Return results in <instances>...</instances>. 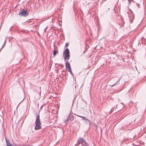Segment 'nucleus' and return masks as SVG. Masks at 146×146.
<instances>
[{
  "mask_svg": "<svg viewBox=\"0 0 146 146\" xmlns=\"http://www.w3.org/2000/svg\"><path fill=\"white\" fill-rule=\"evenodd\" d=\"M35 130H38L41 129V124L39 114L37 116L35 121Z\"/></svg>",
  "mask_w": 146,
  "mask_h": 146,
  "instance_id": "obj_1",
  "label": "nucleus"
},
{
  "mask_svg": "<svg viewBox=\"0 0 146 146\" xmlns=\"http://www.w3.org/2000/svg\"><path fill=\"white\" fill-rule=\"evenodd\" d=\"M63 56L64 57L65 61H66V60L67 59L68 60L69 59L70 52L68 48H66L65 50L63 53Z\"/></svg>",
  "mask_w": 146,
  "mask_h": 146,
  "instance_id": "obj_2",
  "label": "nucleus"
},
{
  "mask_svg": "<svg viewBox=\"0 0 146 146\" xmlns=\"http://www.w3.org/2000/svg\"><path fill=\"white\" fill-rule=\"evenodd\" d=\"M28 12L27 10H22L19 12V15H21V16H27L28 15Z\"/></svg>",
  "mask_w": 146,
  "mask_h": 146,
  "instance_id": "obj_3",
  "label": "nucleus"
},
{
  "mask_svg": "<svg viewBox=\"0 0 146 146\" xmlns=\"http://www.w3.org/2000/svg\"><path fill=\"white\" fill-rule=\"evenodd\" d=\"M78 117H80L82 118V120H84L85 121V123L86 125H91V122L87 118H86L84 116H82L79 115H77Z\"/></svg>",
  "mask_w": 146,
  "mask_h": 146,
  "instance_id": "obj_4",
  "label": "nucleus"
},
{
  "mask_svg": "<svg viewBox=\"0 0 146 146\" xmlns=\"http://www.w3.org/2000/svg\"><path fill=\"white\" fill-rule=\"evenodd\" d=\"M74 117L72 115H70H70L68 116L67 119L66 120V122L67 123L68 122H70L71 121V119H73Z\"/></svg>",
  "mask_w": 146,
  "mask_h": 146,
  "instance_id": "obj_5",
  "label": "nucleus"
},
{
  "mask_svg": "<svg viewBox=\"0 0 146 146\" xmlns=\"http://www.w3.org/2000/svg\"><path fill=\"white\" fill-rule=\"evenodd\" d=\"M84 140L82 138L80 137L78 139L77 142V145L80 144H82L84 141Z\"/></svg>",
  "mask_w": 146,
  "mask_h": 146,
  "instance_id": "obj_6",
  "label": "nucleus"
},
{
  "mask_svg": "<svg viewBox=\"0 0 146 146\" xmlns=\"http://www.w3.org/2000/svg\"><path fill=\"white\" fill-rule=\"evenodd\" d=\"M66 63V69H68V68H71L70 64L69 63H68V61H65Z\"/></svg>",
  "mask_w": 146,
  "mask_h": 146,
  "instance_id": "obj_7",
  "label": "nucleus"
},
{
  "mask_svg": "<svg viewBox=\"0 0 146 146\" xmlns=\"http://www.w3.org/2000/svg\"><path fill=\"white\" fill-rule=\"evenodd\" d=\"M5 139H6V143L7 146H12L11 144H10L9 141H7V140L6 138H5Z\"/></svg>",
  "mask_w": 146,
  "mask_h": 146,
  "instance_id": "obj_8",
  "label": "nucleus"
},
{
  "mask_svg": "<svg viewBox=\"0 0 146 146\" xmlns=\"http://www.w3.org/2000/svg\"><path fill=\"white\" fill-rule=\"evenodd\" d=\"M53 52L54 56H55L56 54L58 53V51L56 50L54 48V50Z\"/></svg>",
  "mask_w": 146,
  "mask_h": 146,
  "instance_id": "obj_9",
  "label": "nucleus"
},
{
  "mask_svg": "<svg viewBox=\"0 0 146 146\" xmlns=\"http://www.w3.org/2000/svg\"><path fill=\"white\" fill-rule=\"evenodd\" d=\"M87 143L84 140V141L81 144L82 146H85Z\"/></svg>",
  "mask_w": 146,
  "mask_h": 146,
  "instance_id": "obj_10",
  "label": "nucleus"
},
{
  "mask_svg": "<svg viewBox=\"0 0 146 146\" xmlns=\"http://www.w3.org/2000/svg\"><path fill=\"white\" fill-rule=\"evenodd\" d=\"M6 39H5V42H4V44H3V45L2 47H1V49H0V51H1V50L3 48V47L4 46V45H5V43L6 42Z\"/></svg>",
  "mask_w": 146,
  "mask_h": 146,
  "instance_id": "obj_11",
  "label": "nucleus"
},
{
  "mask_svg": "<svg viewBox=\"0 0 146 146\" xmlns=\"http://www.w3.org/2000/svg\"><path fill=\"white\" fill-rule=\"evenodd\" d=\"M118 82H117H117H116L115 84H113L111 86L112 87H113V86H114V85H116V84L118 83Z\"/></svg>",
  "mask_w": 146,
  "mask_h": 146,
  "instance_id": "obj_12",
  "label": "nucleus"
},
{
  "mask_svg": "<svg viewBox=\"0 0 146 146\" xmlns=\"http://www.w3.org/2000/svg\"><path fill=\"white\" fill-rule=\"evenodd\" d=\"M69 45V44L68 43H66L65 44V46L66 47H68Z\"/></svg>",
  "mask_w": 146,
  "mask_h": 146,
  "instance_id": "obj_13",
  "label": "nucleus"
},
{
  "mask_svg": "<svg viewBox=\"0 0 146 146\" xmlns=\"http://www.w3.org/2000/svg\"><path fill=\"white\" fill-rule=\"evenodd\" d=\"M68 70L69 72H71V71H72L71 70V68H68Z\"/></svg>",
  "mask_w": 146,
  "mask_h": 146,
  "instance_id": "obj_14",
  "label": "nucleus"
},
{
  "mask_svg": "<svg viewBox=\"0 0 146 146\" xmlns=\"http://www.w3.org/2000/svg\"><path fill=\"white\" fill-rule=\"evenodd\" d=\"M136 5H137V6L138 8H139V5L137 3H136Z\"/></svg>",
  "mask_w": 146,
  "mask_h": 146,
  "instance_id": "obj_15",
  "label": "nucleus"
},
{
  "mask_svg": "<svg viewBox=\"0 0 146 146\" xmlns=\"http://www.w3.org/2000/svg\"><path fill=\"white\" fill-rule=\"evenodd\" d=\"M85 146H89V144L87 143Z\"/></svg>",
  "mask_w": 146,
  "mask_h": 146,
  "instance_id": "obj_16",
  "label": "nucleus"
},
{
  "mask_svg": "<svg viewBox=\"0 0 146 146\" xmlns=\"http://www.w3.org/2000/svg\"><path fill=\"white\" fill-rule=\"evenodd\" d=\"M70 72L71 74L72 75V76H73V74L72 72V71H71V72Z\"/></svg>",
  "mask_w": 146,
  "mask_h": 146,
  "instance_id": "obj_17",
  "label": "nucleus"
},
{
  "mask_svg": "<svg viewBox=\"0 0 146 146\" xmlns=\"http://www.w3.org/2000/svg\"><path fill=\"white\" fill-rule=\"evenodd\" d=\"M121 79V78H119L117 81V82H119V81H120V80Z\"/></svg>",
  "mask_w": 146,
  "mask_h": 146,
  "instance_id": "obj_18",
  "label": "nucleus"
},
{
  "mask_svg": "<svg viewBox=\"0 0 146 146\" xmlns=\"http://www.w3.org/2000/svg\"><path fill=\"white\" fill-rule=\"evenodd\" d=\"M47 29V28H46L45 29H44V32H45L46 30Z\"/></svg>",
  "mask_w": 146,
  "mask_h": 146,
  "instance_id": "obj_19",
  "label": "nucleus"
},
{
  "mask_svg": "<svg viewBox=\"0 0 146 146\" xmlns=\"http://www.w3.org/2000/svg\"><path fill=\"white\" fill-rule=\"evenodd\" d=\"M32 127H31V130H32Z\"/></svg>",
  "mask_w": 146,
  "mask_h": 146,
  "instance_id": "obj_20",
  "label": "nucleus"
},
{
  "mask_svg": "<svg viewBox=\"0 0 146 146\" xmlns=\"http://www.w3.org/2000/svg\"><path fill=\"white\" fill-rule=\"evenodd\" d=\"M132 22V21H130V22H131H131Z\"/></svg>",
  "mask_w": 146,
  "mask_h": 146,
  "instance_id": "obj_21",
  "label": "nucleus"
},
{
  "mask_svg": "<svg viewBox=\"0 0 146 146\" xmlns=\"http://www.w3.org/2000/svg\"><path fill=\"white\" fill-rule=\"evenodd\" d=\"M129 3H130V1H129Z\"/></svg>",
  "mask_w": 146,
  "mask_h": 146,
  "instance_id": "obj_22",
  "label": "nucleus"
},
{
  "mask_svg": "<svg viewBox=\"0 0 146 146\" xmlns=\"http://www.w3.org/2000/svg\"><path fill=\"white\" fill-rule=\"evenodd\" d=\"M135 68H136V70H137V69L136 67L135 66Z\"/></svg>",
  "mask_w": 146,
  "mask_h": 146,
  "instance_id": "obj_23",
  "label": "nucleus"
},
{
  "mask_svg": "<svg viewBox=\"0 0 146 146\" xmlns=\"http://www.w3.org/2000/svg\"><path fill=\"white\" fill-rule=\"evenodd\" d=\"M85 52H83V53H85Z\"/></svg>",
  "mask_w": 146,
  "mask_h": 146,
  "instance_id": "obj_24",
  "label": "nucleus"
},
{
  "mask_svg": "<svg viewBox=\"0 0 146 146\" xmlns=\"http://www.w3.org/2000/svg\"><path fill=\"white\" fill-rule=\"evenodd\" d=\"M123 88V87H122V89Z\"/></svg>",
  "mask_w": 146,
  "mask_h": 146,
  "instance_id": "obj_25",
  "label": "nucleus"
},
{
  "mask_svg": "<svg viewBox=\"0 0 146 146\" xmlns=\"http://www.w3.org/2000/svg\"><path fill=\"white\" fill-rule=\"evenodd\" d=\"M33 132V131H32V132Z\"/></svg>",
  "mask_w": 146,
  "mask_h": 146,
  "instance_id": "obj_26",
  "label": "nucleus"
},
{
  "mask_svg": "<svg viewBox=\"0 0 146 146\" xmlns=\"http://www.w3.org/2000/svg\"><path fill=\"white\" fill-rule=\"evenodd\" d=\"M30 146V145H28V146Z\"/></svg>",
  "mask_w": 146,
  "mask_h": 146,
  "instance_id": "obj_27",
  "label": "nucleus"
}]
</instances>
